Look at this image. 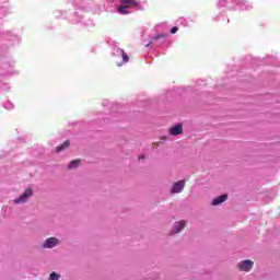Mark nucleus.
Here are the masks:
<instances>
[{
    "label": "nucleus",
    "instance_id": "nucleus-9",
    "mask_svg": "<svg viewBox=\"0 0 280 280\" xmlns=\"http://www.w3.org/2000/svg\"><path fill=\"white\" fill-rule=\"evenodd\" d=\"M183 226H185V221L182 220L179 221L175 226H174V233H178L179 231L183 230Z\"/></svg>",
    "mask_w": 280,
    "mask_h": 280
},
{
    "label": "nucleus",
    "instance_id": "nucleus-13",
    "mask_svg": "<svg viewBox=\"0 0 280 280\" xmlns=\"http://www.w3.org/2000/svg\"><path fill=\"white\" fill-rule=\"evenodd\" d=\"M165 34L161 33L152 38V40H161V38H165Z\"/></svg>",
    "mask_w": 280,
    "mask_h": 280
},
{
    "label": "nucleus",
    "instance_id": "nucleus-11",
    "mask_svg": "<svg viewBox=\"0 0 280 280\" xmlns=\"http://www.w3.org/2000/svg\"><path fill=\"white\" fill-rule=\"evenodd\" d=\"M118 51L119 54H121L124 62H128V60H130V57L128 56V54H126V51H124V49H118Z\"/></svg>",
    "mask_w": 280,
    "mask_h": 280
},
{
    "label": "nucleus",
    "instance_id": "nucleus-2",
    "mask_svg": "<svg viewBox=\"0 0 280 280\" xmlns=\"http://www.w3.org/2000/svg\"><path fill=\"white\" fill-rule=\"evenodd\" d=\"M253 266H255L253 260H243L237 265L241 272H250V270H253Z\"/></svg>",
    "mask_w": 280,
    "mask_h": 280
},
{
    "label": "nucleus",
    "instance_id": "nucleus-8",
    "mask_svg": "<svg viewBox=\"0 0 280 280\" xmlns=\"http://www.w3.org/2000/svg\"><path fill=\"white\" fill-rule=\"evenodd\" d=\"M70 142L69 140H66L62 144H60L59 147L56 148L55 152H62L65 150H67V148H69Z\"/></svg>",
    "mask_w": 280,
    "mask_h": 280
},
{
    "label": "nucleus",
    "instance_id": "nucleus-7",
    "mask_svg": "<svg viewBox=\"0 0 280 280\" xmlns=\"http://www.w3.org/2000/svg\"><path fill=\"white\" fill-rule=\"evenodd\" d=\"M120 3L127 5V8H137V5H139V2H137V0H120Z\"/></svg>",
    "mask_w": 280,
    "mask_h": 280
},
{
    "label": "nucleus",
    "instance_id": "nucleus-5",
    "mask_svg": "<svg viewBox=\"0 0 280 280\" xmlns=\"http://www.w3.org/2000/svg\"><path fill=\"white\" fill-rule=\"evenodd\" d=\"M184 188H185V180L176 182L173 185L172 194H180V191H183Z\"/></svg>",
    "mask_w": 280,
    "mask_h": 280
},
{
    "label": "nucleus",
    "instance_id": "nucleus-1",
    "mask_svg": "<svg viewBox=\"0 0 280 280\" xmlns=\"http://www.w3.org/2000/svg\"><path fill=\"white\" fill-rule=\"evenodd\" d=\"M34 191L32 188H27L24 190V192L16 199H14L15 205H21L23 202H27V200L33 196Z\"/></svg>",
    "mask_w": 280,
    "mask_h": 280
},
{
    "label": "nucleus",
    "instance_id": "nucleus-14",
    "mask_svg": "<svg viewBox=\"0 0 280 280\" xmlns=\"http://www.w3.org/2000/svg\"><path fill=\"white\" fill-rule=\"evenodd\" d=\"M59 279H60V276L57 275L56 272L50 273V280H59Z\"/></svg>",
    "mask_w": 280,
    "mask_h": 280
},
{
    "label": "nucleus",
    "instance_id": "nucleus-3",
    "mask_svg": "<svg viewBox=\"0 0 280 280\" xmlns=\"http://www.w3.org/2000/svg\"><path fill=\"white\" fill-rule=\"evenodd\" d=\"M59 244L60 241L58 238L49 237L44 242L43 248H55V246H58Z\"/></svg>",
    "mask_w": 280,
    "mask_h": 280
},
{
    "label": "nucleus",
    "instance_id": "nucleus-10",
    "mask_svg": "<svg viewBox=\"0 0 280 280\" xmlns=\"http://www.w3.org/2000/svg\"><path fill=\"white\" fill-rule=\"evenodd\" d=\"M78 165H80V160H73L68 165V170H75V167H78Z\"/></svg>",
    "mask_w": 280,
    "mask_h": 280
},
{
    "label": "nucleus",
    "instance_id": "nucleus-15",
    "mask_svg": "<svg viewBox=\"0 0 280 280\" xmlns=\"http://www.w3.org/2000/svg\"><path fill=\"white\" fill-rule=\"evenodd\" d=\"M176 32H178V27L177 26H173L171 28V34H176Z\"/></svg>",
    "mask_w": 280,
    "mask_h": 280
},
{
    "label": "nucleus",
    "instance_id": "nucleus-4",
    "mask_svg": "<svg viewBox=\"0 0 280 280\" xmlns=\"http://www.w3.org/2000/svg\"><path fill=\"white\" fill-rule=\"evenodd\" d=\"M170 135L172 137H178V135H183V125L178 124L173 126L170 130H168Z\"/></svg>",
    "mask_w": 280,
    "mask_h": 280
},
{
    "label": "nucleus",
    "instance_id": "nucleus-6",
    "mask_svg": "<svg viewBox=\"0 0 280 280\" xmlns=\"http://www.w3.org/2000/svg\"><path fill=\"white\" fill-rule=\"evenodd\" d=\"M226 195H221L214 199H212V206L218 207V205H222V202H226Z\"/></svg>",
    "mask_w": 280,
    "mask_h": 280
},
{
    "label": "nucleus",
    "instance_id": "nucleus-12",
    "mask_svg": "<svg viewBox=\"0 0 280 280\" xmlns=\"http://www.w3.org/2000/svg\"><path fill=\"white\" fill-rule=\"evenodd\" d=\"M128 8H129V7H127V5H120V7H118V12H119L120 14H129Z\"/></svg>",
    "mask_w": 280,
    "mask_h": 280
},
{
    "label": "nucleus",
    "instance_id": "nucleus-16",
    "mask_svg": "<svg viewBox=\"0 0 280 280\" xmlns=\"http://www.w3.org/2000/svg\"><path fill=\"white\" fill-rule=\"evenodd\" d=\"M139 159H145V156L144 155H140Z\"/></svg>",
    "mask_w": 280,
    "mask_h": 280
}]
</instances>
